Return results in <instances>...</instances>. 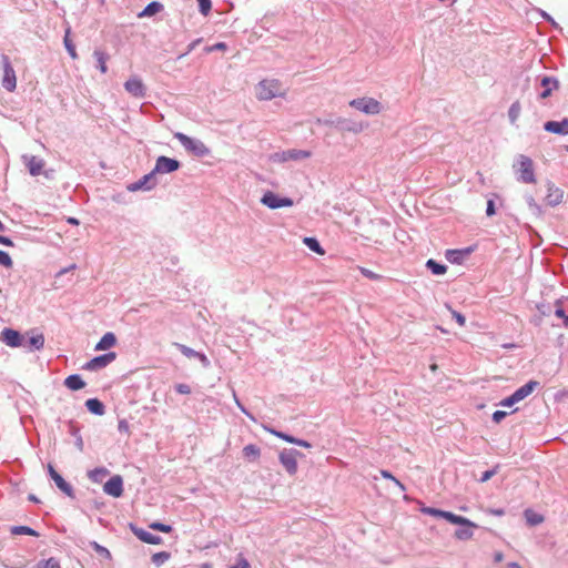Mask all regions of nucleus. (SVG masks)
Masks as SVG:
<instances>
[{"instance_id": "47", "label": "nucleus", "mask_w": 568, "mask_h": 568, "mask_svg": "<svg viewBox=\"0 0 568 568\" xmlns=\"http://www.w3.org/2000/svg\"><path fill=\"white\" fill-rule=\"evenodd\" d=\"M149 527L151 529L159 530L162 532H170L172 530V527L170 525H165L162 523H152Z\"/></svg>"}, {"instance_id": "30", "label": "nucleus", "mask_w": 568, "mask_h": 568, "mask_svg": "<svg viewBox=\"0 0 568 568\" xmlns=\"http://www.w3.org/2000/svg\"><path fill=\"white\" fill-rule=\"evenodd\" d=\"M93 57L95 58L97 60V68L101 71V73H106L108 72V65H106V62L109 60V54L105 53L104 51L102 50H94L93 52Z\"/></svg>"}, {"instance_id": "64", "label": "nucleus", "mask_w": 568, "mask_h": 568, "mask_svg": "<svg viewBox=\"0 0 568 568\" xmlns=\"http://www.w3.org/2000/svg\"><path fill=\"white\" fill-rule=\"evenodd\" d=\"M75 445H77L79 450H83V439H82L81 436L77 437Z\"/></svg>"}, {"instance_id": "25", "label": "nucleus", "mask_w": 568, "mask_h": 568, "mask_svg": "<svg viewBox=\"0 0 568 568\" xmlns=\"http://www.w3.org/2000/svg\"><path fill=\"white\" fill-rule=\"evenodd\" d=\"M538 386V382L529 381L525 385L520 386L516 389L513 395L516 397L518 402L525 399L528 395H530L534 389Z\"/></svg>"}, {"instance_id": "33", "label": "nucleus", "mask_w": 568, "mask_h": 568, "mask_svg": "<svg viewBox=\"0 0 568 568\" xmlns=\"http://www.w3.org/2000/svg\"><path fill=\"white\" fill-rule=\"evenodd\" d=\"M524 515L529 526H537L544 521V516L531 509H526Z\"/></svg>"}, {"instance_id": "22", "label": "nucleus", "mask_w": 568, "mask_h": 568, "mask_svg": "<svg viewBox=\"0 0 568 568\" xmlns=\"http://www.w3.org/2000/svg\"><path fill=\"white\" fill-rule=\"evenodd\" d=\"M131 529L133 534L143 542L150 544V545H159L162 541V538L158 535H153L142 528H138L134 526H131Z\"/></svg>"}, {"instance_id": "2", "label": "nucleus", "mask_w": 568, "mask_h": 568, "mask_svg": "<svg viewBox=\"0 0 568 568\" xmlns=\"http://www.w3.org/2000/svg\"><path fill=\"white\" fill-rule=\"evenodd\" d=\"M286 89L276 79L262 80L256 87V98L260 101H268L277 97H284Z\"/></svg>"}, {"instance_id": "29", "label": "nucleus", "mask_w": 568, "mask_h": 568, "mask_svg": "<svg viewBox=\"0 0 568 568\" xmlns=\"http://www.w3.org/2000/svg\"><path fill=\"white\" fill-rule=\"evenodd\" d=\"M164 9L163 4L161 2H158V1H152L150 2L144 9L143 11H141L138 17L139 18H143V17H152L159 12H161L162 10Z\"/></svg>"}, {"instance_id": "53", "label": "nucleus", "mask_w": 568, "mask_h": 568, "mask_svg": "<svg viewBox=\"0 0 568 568\" xmlns=\"http://www.w3.org/2000/svg\"><path fill=\"white\" fill-rule=\"evenodd\" d=\"M518 403V400L516 399V397L511 394L509 397H506L505 399H503L500 402V405L501 406H506V407H510L513 406L514 404Z\"/></svg>"}, {"instance_id": "19", "label": "nucleus", "mask_w": 568, "mask_h": 568, "mask_svg": "<svg viewBox=\"0 0 568 568\" xmlns=\"http://www.w3.org/2000/svg\"><path fill=\"white\" fill-rule=\"evenodd\" d=\"M326 124L334 125L342 131L359 133L363 131V125L345 118H338L335 121H327Z\"/></svg>"}, {"instance_id": "12", "label": "nucleus", "mask_w": 568, "mask_h": 568, "mask_svg": "<svg viewBox=\"0 0 568 568\" xmlns=\"http://www.w3.org/2000/svg\"><path fill=\"white\" fill-rule=\"evenodd\" d=\"M125 91L134 98L143 99L146 94V88L139 77H131L124 82Z\"/></svg>"}, {"instance_id": "4", "label": "nucleus", "mask_w": 568, "mask_h": 568, "mask_svg": "<svg viewBox=\"0 0 568 568\" xmlns=\"http://www.w3.org/2000/svg\"><path fill=\"white\" fill-rule=\"evenodd\" d=\"M518 175V181L527 184H531L536 182L535 178V171H534V162L527 155L520 154L517 159L516 164L514 168H516Z\"/></svg>"}, {"instance_id": "5", "label": "nucleus", "mask_w": 568, "mask_h": 568, "mask_svg": "<svg viewBox=\"0 0 568 568\" xmlns=\"http://www.w3.org/2000/svg\"><path fill=\"white\" fill-rule=\"evenodd\" d=\"M304 455L296 449H283L278 459L281 465L285 468V470L291 475H295L297 473V458L303 457Z\"/></svg>"}, {"instance_id": "52", "label": "nucleus", "mask_w": 568, "mask_h": 568, "mask_svg": "<svg viewBox=\"0 0 568 568\" xmlns=\"http://www.w3.org/2000/svg\"><path fill=\"white\" fill-rule=\"evenodd\" d=\"M452 315L456 320V322L459 324V326H464L466 323V318L463 314H460L457 311L452 310Z\"/></svg>"}, {"instance_id": "9", "label": "nucleus", "mask_w": 568, "mask_h": 568, "mask_svg": "<svg viewBox=\"0 0 568 568\" xmlns=\"http://www.w3.org/2000/svg\"><path fill=\"white\" fill-rule=\"evenodd\" d=\"M181 163L172 158H168L165 155H161L155 161V166L153 168V173L155 174H168L175 172L180 169Z\"/></svg>"}, {"instance_id": "42", "label": "nucleus", "mask_w": 568, "mask_h": 568, "mask_svg": "<svg viewBox=\"0 0 568 568\" xmlns=\"http://www.w3.org/2000/svg\"><path fill=\"white\" fill-rule=\"evenodd\" d=\"M420 511L425 515H429L433 517H439V518H444V514H445V510L433 508V507H426V506L422 507Z\"/></svg>"}, {"instance_id": "15", "label": "nucleus", "mask_w": 568, "mask_h": 568, "mask_svg": "<svg viewBox=\"0 0 568 568\" xmlns=\"http://www.w3.org/2000/svg\"><path fill=\"white\" fill-rule=\"evenodd\" d=\"M106 495L119 498L123 494V479L120 475L111 477L103 486Z\"/></svg>"}, {"instance_id": "13", "label": "nucleus", "mask_w": 568, "mask_h": 568, "mask_svg": "<svg viewBox=\"0 0 568 568\" xmlns=\"http://www.w3.org/2000/svg\"><path fill=\"white\" fill-rule=\"evenodd\" d=\"M2 87L6 88L8 91L12 92L17 87L16 72L11 64L9 63L8 58L4 55H2Z\"/></svg>"}, {"instance_id": "23", "label": "nucleus", "mask_w": 568, "mask_h": 568, "mask_svg": "<svg viewBox=\"0 0 568 568\" xmlns=\"http://www.w3.org/2000/svg\"><path fill=\"white\" fill-rule=\"evenodd\" d=\"M477 528V525L470 521V525H462L454 532V536L458 540H469L474 536V529Z\"/></svg>"}, {"instance_id": "32", "label": "nucleus", "mask_w": 568, "mask_h": 568, "mask_svg": "<svg viewBox=\"0 0 568 568\" xmlns=\"http://www.w3.org/2000/svg\"><path fill=\"white\" fill-rule=\"evenodd\" d=\"M109 475V470L104 467H97L88 473V477L94 483H101Z\"/></svg>"}, {"instance_id": "39", "label": "nucleus", "mask_w": 568, "mask_h": 568, "mask_svg": "<svg viewBox=\"0 0 568 568\" xmlns=\"http://www.w3.org/2000/svg\"><path fill=\"white\" fill-rule=\"evenodd\" d=\"M526 202L528 204L529 210L531 213L536 216L542 215L541 206L535 201V199L531 195L526 196Z\"/></svg>"}, {"instance_id": "10", "label": "nucleus", "mask_w": 568, "mask_h": 568, "mask_svg": "<svg viewBox=\"0 0 568 568\" xmlns=\"http://www.w3.org/2000/svg\"><path fill=\"white\" fill-rule=\"evenodd\" d=\"M156 185H158L156 174L153 173V170H152L150 173L143 175L136 182H133V183L129 184L126 189L130 192H136V191H141V190H143V191H151Z\"/></svg>"}, {"instance_id": "54", "label": "nucleus", "mask_w": 568, "mask_h": 568, "mask_svg": "<svg viewBox=\"0 0 568 568\" xmlns=\"http://www.w3.org/2000/svg\"><path fill=\"white\" fill-rule=\"evenodd\" d=\"M507 416V413L504 412V410H496L494 414H493V420L495 423H500L505 417Z\"/></svg>"}, {"instance_id": "18", "label": "nucleus", "mask_w": 568, "mask_h": 568, "mask_svg": "<svg viewBox=\"0 0 568 568\" xmlns=\"http://www.w3.org/2000/svg\"><path fill=\"white\" fill-rule=\"evenodd\" d=\"M173 345L187 358H197L204 367L210 366V361L207 356L204 353H200L197 351H194L193 348L180 344V343H173Z\"/></svg>"}, {"instance_id": "56", "label": "nucleus", "mask_w": 568, "mask_h": 568, "mask_svg": "<svg viewBox=\"0 0 568 568\" xmlns=\"http://www.w3.org/2000/svg\"><path fill=\"white\" fill-rule=\"evenodd\" d=\"M555 315L557 317L564 318V324L568 326V316L566 315L565 311L561 307L555 311Z\"/></svg>"}, {"instance_id": "35", "label": "nucleus", "mask_w": 568, "mask_h": 568, "mask_svg": "<svg viewBox=\"0 0 568 568\" xmlns=\"http://www.w3.org/2000/svg\"><path fill=\"white\" fill-rule=\"evenodd\" d=\"M303 242L312 252H315L320 255L325 253L320 242L315 237H304Z\"/></svg>"}, {"instance_id": "48", "label": "nucleus", "mask_w": 568, "mask_h": 568, "mask_svg": "<svg viewBox=\"0 0 568 568\" xmlns=\"http://www.w3.org/2000/svg\"><path fill=\"white\" fill-rule=\"evenodd\" d=\"M498 466L494 467L493 469L486 470L483 473L481 477L479 478L480 483L488 481L494 475L497 474Z\"/></svg>"}, {"instance_id": "58", "label": "nucleus", "mask_w": 568, "mask_h": 568, "mask_svg": "<svg viewBox=\"0 0 568 568\" xmlns=\"http://www.w3.org/2000/svg\"><path fill=\"white\" fill-rule=\"evenodd\" d=\"M233 397L237 405V407L247 416L252 417L248 412L245 409V407L241 404L240 399L237 398L236 392L233 389Z\"/></svg>"}, {"instance_id": "21", "label": "nucleus", "mask_w": 568, "mask_h": 568, "mask_svg": "<svg viewBox=\"0 0 568 568\" xmlns=\"http://www.w3.org/2000/svg\"><path fill=\"white\" fill-rule=\"evenodd\" d=\"M544 129L547 132L567 135L568 134V118H565L561 121H548L544 124Z\"/></svg>"}, {"instance_id": "43", "label": "nucleus", "mask_w": 568, "mask_h": 568, "mask_svg": "<svg viewBox=\"0 0 568 568\" xmlns=\"http://www.w3.org/2000/svg\"><path fill=\"white\" fill-rule=\"evenodd\" d=\"M381 475L383 478L393 480L402 491L406 490L405 485L400 483L397 478H395L388 470L382 469Z\"/></svg>"}, {"instance_id": "20", "label": "nucleus", "mask_w": 568, "mask_h": 568, "mask_svg": "<svg viewBox=\"0 0 568 568\" xmlns=\"http://www.w3.org/2000/svg\"><path fill=\"white\" fill-rule=\"evenodd\" d=\"M546 203L549 206H557L564 200V191L552 183H548Z\"/></svg>"}, {"instance_id": "6", "label": "nucleus", "mask_w": 568, "mask_h": 568, "mask_svg": "<svg viewBox=\"0 0 568 568\" xmlns=\"http://www.w3.org/2000/svg\"><path fill=\"white\" fill-rule=\"evenodd\" d=\"M349 105L365 114L374 115L382 111V104L373 98H357L352 100Z\"/></svg>"}, {"instance_id": "46", "label": "nucleus", "mask_w": 568, "mask_h": 568, "mask_svg": "<svg viewBox=\"0 0 568 568\" xmlns=\"http://www.w3.org/2000/svg\"><path fill=\"white\" fill-rule=\"evenodd\" d=\"M199 10L203 16H207L212 8L211 0H197Z\"/></svg>"}, {"instance_id": "45", "label": "nucleus", "mask_w": 568, "mask_h": 568, "mask_svg": "<svg viewBox=\"0 0 568 568\" xmlns=\"http://www.w3.org/2000/svg\"><path fill=\"white\" fill-rule=\"evenodd\" d=\"M229 568H251V565L247 559L242 554H240L236 557V562Z\"/></svg>"}, {"instance_id": "63", "label": "nucleus", "mask_w": 568, "mask_h": 568, "mask_svg": "<svg viewBox=\"0 0 568 568\" xmlns=\"http://www.w3.org/2000/svg\"><path fill=\"white\" fill-rule=\"evenodd\" d=\"M503 559H504L503 552H500V551L495 552V555H494L495 562H500V561H503Z\"/></svg>"}, {"instance_id": "27", "label": "nucleus", "mask_w": 568, "mask_h": 568, "mask_svg": "<svg viewBox=\"0 0 568 568\" xmlns=\"http://www.w3.org/2000/svg\"><path fill=\"white\" fill-rule=\"evenodd\" d=\"M64 386L71 390H79L85 386V383L80 375L72 374L64 379Z\"/></svg>"}, {"instance_id": "38", "label": "nucleus", "mask_w": 568, "mask_h": 568, "mask_svg": "<svg viewBox=\"0 0 568 568\" xmlns=\"http://www.w3.org/2000/svg\"><path fill=\"white\" fill-rule=\"evenodd\" d=\"M520 112H521V105H520L519 101H515L508 110V118H509L510 123L514 124L518 120Z\"/></svg>"}, {"instance_id": "24", "label": "nucleus", "mask_w": 568, "mask_h": 568, "mask_svg": "<svg viewBox=\"0 0 568 568\" xmlns=\"http://www.w3.org/2000/svg\"><path fill=\"white\" fill-rule=\"evenodd\" d=\"M242 454L245 460L254 463L261 457V448L255 444H248L243 447Z\"/></svg>"}, {"instance_id": "1", "label": "nucleus", "mask_w": 568, "mask_h": 568, "mask_svg": "<svg viewBox=\"0 0 568 568\" xmlns=\"http://www.w3.org/2000/svg\"><path fill=\"white\" fill-rule=\"evenodd\" d=\"M44 341L42 333L34 334L31 331L22 334L13 328H2V343L12 348L22 347L27 352L40 351L44 346Z\"/></svg>"}, {"instance_id": "62", "label": "nucleus", "mask_w": 568, "mask_h": 568, "mask_svg": "<svg viewBox=\"0 0 568 568\" xmlns=\"http://www.w3.org/2000/svg\"><path fill=\"white\" fill-rule=\"evenodd\" d=\"M297 446H301V447H304V448H311L312 445L311 443H308L307 440H304V439H300L297 440Z\"/></svg>"}, {"instance_id": "40", "label": "nucleus", "mask_w": 568, "mask_h": 568, "mask_svg": "<svg viewBox=\"0 0 568 568\" xmlns=\"http://www.w3.org/2000/svg\"><path fill=\"white\" fill-rule=\"evenodd\" d=\"M34 568H61L60 562L57 558L51 557L45 560H40Z\"/></svg>"}, {"instance_id": "37", "label": "nucleus", "mask_w": 568, "mask_h": 568, "mask_svg": "<svg viewBox=\"0 0 568 568\" xmlns=\"http://www.w3.org/2000/svg\"><path fill=\"white\" fill-rule=\"evenodd\" d=\"M464 256H465V252L460 251V250H448L446 252V258L450 263L459 264L464 260Z\"/></svg>"}, {"instance_id": "7", "label": "nucleus", "mask_w": 568, "mask_h": 568, "mask_svg": "<svg viewBox=\"0 0 568 568\" xmlns=\"http://www.w3.org/2000/svg\"><path fill=\"white\" fill-rule=\"evenodd\" d=\"M311 151L307 150L290 149L282 152H276L273 155V160L276 162L302 161L311 158Z\"/></svg>"}, {"instance_id": "59", "label": "nucleus", "mask_w": 568, "mask_h": 568, "mask_svg": "<svg viewBox=\"0 0 568 568\" xmlns=\"http://www.w3.org/2000/svg\"><path fill=\"white\" fill-rule=\"evenodd\" d=\"M95 548H97V550H98L101 555L105 556L106 558H110V557H111V554H110V551H109L106 548H104V547H102V546H100V545H98V544H95Z\"/></svg>"}, {"instance_id": "44", "label": "nucleus", "mask_w": 568, "mask_h": 568, "mask_svg": "<svg viewBox=\"0 0 568 568\" xmlns=\"http://www.w3.org/2000/svg\"><path fill=\"white\" fill-rule=\"evenodd\" d=\"M170 558V554L165 551L156 552L152 556V561L155 565H162Z\"/></svg>"}, {"instance_id": "34", "label": "nucleus", "mask_w": 568, "mask_h": 568, "mask_svg": "<svg viewBox=\"0 0 568 568\" xmlns=\"http://www.w3.org/2000/svg\"><path fill=\"white\" fill-rule=\"evenodd\" d=\"M426 267L435 275H443L447 271V266L444 264L437 263L435 260H428L426 262Z\"/></svg>"}, {"instance_id": "17", "label": "nucleus", "mask_w": 568, "mask_h": 568, "mask_svg": "<svg viewBox=\"0 0 568 568\" xmlns=\"http://www.w3.org/2000/svg\"><path fill=\"white\" fill-rule=\"evenodd\" d=\"M22 160H23V163L26 164V166L28 168L29 173L32 176H37V175L41 174V172L44 168V164H45L43 159L38 158L36 155L24 154L22 156Z\"/></svg>"}, {"instance_id": "14", "label": "nucleus", "mask_w": 568, "mask_h": 568, "mask_svg": "<svg viewBox=\"0 0 568 568\" xmlns=\"http://www.w3.org/2000/svg\"><path fill=\"white\" fill-rule=\"evenodd\" d=\"M48 471L57 487L67 496L74 498L73 487L51 465H49Z\"/></svg>"}, {"instance_id": "41", "label": "nucleus", "mask_w": 568, "mask_h": 568, "mask_svg": "<svg viewBox=\"0 0 568 568\" xmlns=\"http://www.w3.org/2000/svg\"><path fill=\"white\" fill-rule=\"evenodd\" d=\"M69 33H70V30L68 29L67 33H65V37H64V40H63L64 47H65L68 53L70 54V57L72 59H77L78 54H77V51H75V47L72 43V41L70 40V38H69Z\"/></svg>"}, {"instance_id": "8", "label": "nucleus", "mask_w": 568, "mask_h": 568, "mask_svg": "<svg viewBox=\"0 0 568 568\" xmlns=\"http://www.w3.org/2000/svg\"><path fill=\"white\" fill-rule=\"evenodd\" d=\"M261 202L272 210L280 207H288L294 204L292 199L281 197L272 191L265 192L261 199Z\"/></svg>"}, {"instance_id": "3", "label": "nucleus", "mask_w": 568, "mask_h": 568, "mask_svg": "<svg viewBox=\"0 0 568 568\" xmlns=\"http://www.w3.org/2000/svg\"><path fill=\"white\" fill-rule=\"evenodd\" d=\"M174 138L187 152L195 156L203 158L210 154V149L199 139L191 138L182 132L174 133Z\"/></svg>"}, {"instance_id": "11", "label": "nucleus", "mask_w": 568, "mask_h": 568, "mask_svg": "<svg viewBox=\"0 0 568 568\" xmlns=\"http://www.w3.org/2000/svg\"><path fill=\"white\" fill-rule=\"evenodd\" d=\"M116 358V354L114 352H109L103 355H99L90 359L83 365V369L94 372L106 367Z\"/></svg>"}, {"instance_id": "16", "label": "nucleus", "mask_w": 568, "mask_h": 568, "mask_svg": "<svg viewBox=\"0 0 568 568\" xmlns=\"http://www.w3.org/2000/svg\"><path fill=\"white\" fill-rule=\"evenodd\" d=\"M540 87L542 90L538 93V98L544 100L559 88V81L555 77L544 75L540 78Z\"/></svg>"}, {"instance_id": "60", "label": "nucleus", "mask_w": 568, "mask_h": 568, "mask_svg": "<svg viewBox=\"0 0 568 568\" xmlns=\"http://www.w3.org/2000/svg\"><path fill=\"white\" fill-rule=\"evenodd\" d=\"M270 433L273 434L274 436L285 440V442H286V438H287V435H288V434H285L283 432H278V430H274V429H270Z\"/></svg>"}, {"instance_id": "61", "label": "nucleus", "mask_w": 568, "mask_h": 568, "mask_svg": "<svg viewBox=\"0 0 568 568\" xmlns=\"http://www.w3.org/2000/svg\"><path fill=\"white\" fill-rule=\"evenodd\" d=\"M200 41H201V40H200V39H197V40H195V41L191 42V43L187 45V50H186V52L184 53V55H185V54H189L190 52H192V51L195 49V47L200 43ZM181 57H183V54H182Z\"/></svg>"}, {"instance_id": "55", "label": "nucleus", "mask_w": 568, "mask_h": 568, "mask_svg": "<svg viewBox=\"0 0 568 568\" xmlns=\"http://www.w3.org/2000/svg\"><path fill=\"white\" fill-rule=\"evenodd\" d=\"M495 213H496L495 203H494L493 200H488L487 201L486 214H487V216H493Z\"/></svg>"}, {"instance_id": "49", "label": "nucleus", "mask_w": 568, "mask_h": 568, "mask_svg": "<svg viewBox=\"0 0 568 568\" xmlns=\"http://www.w3.org/2000/svg\"><path fill=\"white\" fill-rule=\"evenodd\" d=\"M359 271L361 273L369 278V280H379L381 278V275L374 273L373 271L368 270V268H365V267H359Z\"/></svg>"}, {"instance_id": "50", "label": "nucleus", "mask_w": 568, "mask_h": 568, "mask_svg": "<svg viewBox=\"0 0 568 568\" xmlns=\"http://www.w3.org/2000/svg\"><path fill=\"white\" fill-rule=\"evenodd\" d=\"M175 390L179 393V394H182V395H189L191 394V387L187 385V384H176L175 385Z\"/></svg>"}, {"instance_id": "51", "label": "nucleus", "mask_w": 568, "mask_h": 568, "mask_svg": "<svg viewBox=\"0 0 568 568\" xmlns=\"http://www.w3.org/2000/svg\"><path fill=\"white\" fill-rule=\"evenodd\" d=\"M226 48H227L226 43H224V42H217V43H215V44H213V45L209 47V48L206 49V51H207V52H213V51H224V50H226Z\"/></svg>"}, {"instance_id": "36", "label": "nucleus", "mask_w": 568, "mask_h": 568, "mask_svg": "<svg viewBox=\"0 0 568 568\" xmlns=\"http://www.w3.org/2000/svg\"><path fill=\"white\" fill-rule=\"evenodd\" d=\"M10 532L12 535H29L34 537L39 536V532L28 526H12L10 527Z\"/></svg>"}, {"instance_id": "28", "label": "nucleus", "mask_w": 568, "mask_h": 568, "mask_svg": "<svg viewBox=\"0 0 568 568\" xmlns=\"http://www.w3.org/2000/svg\"><path fill=\"white\" fill-rule=\"evenodd\" d=\"M85 407L89 412H91L94 415H103L105 413V407L103 403L98 398H90L85 402Z\"/></svg>"}, {"instance_id": "57", "label": "nucleus", "mask_w": 568, "mask_h": 568, "mask_svg": "<svg viewBox=\"0 0 568 568\" xmlns=\"http://www.w3.org/2000/svg\"><path fill=\"white\" fill-rule=\"evenodd\" d=\"M2 266L11 267L12 266V260L10 255L2 251Z\"/></svg>"}, {"instance_id": "31", "label": "nucleus", "mask_w": 568, "mask_h": 568, "mask_svg": "<svg viewBox=\"0 0 568 568\" xmlns=\"http://www.w3.org/2000/svg\"><path fill=\"white\" fill-rule=\"evenodd\" d=\"M444 519H446L447 521L454 524V525H470V520L466 517H463V516H459V515H456L454 513H450V511H446L445 510V514H444Z\"/></svg>"}, {"instance_id": "26", "label": "nucleus", "mask_w": 568, "mask_h": 568, "mask_svg": "<svg viewBox=\"0 0 568 568\" xmlns=\"http://www.w3.org/2000/svg\"><path fill=\"white\" fill-rule=\"evenodd\" d=\"M116 344V337L112 332L105 333L97 343L95 351H105L112 348Z\"/></svg>"}]
</instances>
